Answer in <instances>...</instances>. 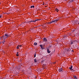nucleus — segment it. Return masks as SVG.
Segmentation results:
<instances>
[{
    "label": "nucleus",
    "instance_id": "f257e3e1",
    "mask_svg": "<svg viewBox=\"0 0 79 79\" xmlns=\"http://www.w3.org/2000/svg\"><path fill=\"white\" fill-rule=\"evenodd\" d=\"M10 35L8 34H5L3 36V39H6L7 38H8Z\"/></svg>",
    "mask_w": 79,
    "mask_h": 79
},
{
    "label": "nucleus",
    "instance_id": "f03ea898",
    "mask_svg": "<svg viewBox=\"0 0 79 79\" xmlns=\"http://www.w3.org/2000/svg\"><path fill=\"white\" fill-rule=\"evenodd\" d=\"M57 20H56L53 21H51L49 23L50 24H51V23H56V22H57Z\"/></svg>",
    "mask_w": 79,
    "mask_h": 79
},
{
    "label": "nucleus",
    "instance_id": "7ed1b4c3",
    "mask_svg": "<svg viewBox=\"0 0 79 79\" xmlns=\"http://www.w3.org/2000/svg\"><path fill=\"white\" fill-rule=\"evenodd\" d=\"M47 51L48 53H50V52H51V51H50V49H48L47 50Z\"/></svg>",
    "mask_w": 79,
    "mask_h": 79
},
{
    "label": "nucleus",
    "instance_id": "20e7f679",
    "mask_svg": "<svg viewBox=\"0 0 79 79\" xmlns=\"http://www.w3.org/2000/svg\"><path fill=\"white\" fill-rule=\"evenodd\" d=\"M43 40L44 41H45V42H47V39H46V38H44L43 39Z\"/></svg>",
    "mask_w": 79,
    "mask_h": 79
},
{
    "label": "nucleus",
    "instance_id": "39448f33",
    "mask_svg": "<svg viewBox=\"0 0 79 79\" xmlns=\"http://www.w3.org/2000/svg\"><path fill=\"white\" fill-rule=\"evenodd\" d=\"M63 70V69L62 68H60L59 69V72H61V71Z\"/></svg>",
    "mask_w": 79,
    "mask_h": 79
},
{
    "label": "nucleus",
    "instance_id": "423d86ee",
    "mask_svg": "<svg viewBox=\"0 0 79 79\" xmlns=\"http://www.w3.org/2000/svg\"><path fill=\"white\" fill-rule=\"evenodd\" d=\"M72 68H73V66L71 65L70 67L69 68V69L70 70H72Z\"/></svg>",
    "mask_w": 79,
    "mask_h": 79
},
{
    "label": "nucleus",
    "instance_id": "0eeeda50",
    "mask_svg": "<svg viewBox=\"0 0 79 79\" xmlns=\"http://www.w3.org/2000/svg\"><path fill=\"white\" fill-rule=\"evenodd\" d=\"M40 47L41 49H44V48H43V46H42V45H40Z\"/></svg>",
    "mask_w": 79,
    "mask_h": 79
},
{
    "label": "nucleus",
    "instance_id": "6e6552de",
    "mask_svg": "<svg viewBox=\"0 0 79 79\" xmlns=\"http://www.w3.org/2000/svg\"><path fill=\"white\" fill-rule=\"evenodd\" d=\"M55 10V11H57V12H58L59 10H58V9L56 8Z\"/></svg>",
    "mask_w": 79,
    "mask_h": 79
},
{
    "label": "nucleus",
    "instance_id": "1a4fd4ad",
    "mask_svg": "<svg viewBox=\"0 0 79 79\" xmlns=\"http://www.w3.org/2000/svg\"><path fill=\"white\" fill-rule=\"evenodd\" d=\"M39 21V19H36L33 22H35L36 21Z\"/></svg>",
    "mask_w": 79,
    "mask_h": 79
},
{
    "label": "nucleus",
    "instance_id": "9d476101",
    "mask_svg": "<svg viewBox=\"0 0 79 79\" xmlns=\"http://www.w3.org/2000/svg\"><path fill=\"white\" fill-rule=\"evenodd\" d=\"M19 52H17V53L16 54V56H19Z\"/></svg>",
    "mask_w": 79,
    "mask_h": 79
},
{
    "label": "nucleus",
    "instance_id": "9b49d317",
    "mask_svg": "<svg viewBox=\"0 0 79 79\" xmlns=\"http://www.w3.org/2000/svg\"><path fill=\"white\" fill-rule=\"evenodd\" d=\"M73 77L74 79H77V77L76 76H74Z\"/></svg>",
    "mask_w": 79,
    "mask_h": 79
},
{
    "label": "nucleus",
    "instance_id": "f8f14e48",
    "mask_svg": "<svg viewBox=\"0 0 79 79\" xmlns=\"http://www.w3.org/2000/svg\"><path fill=\"white\" fill-rule=\"evenodd\" d=\"M19 45H18L17 46V48H16L17 49H19Z\"/></svg>",
    "mask_w": 79,
    "mask_h": 79
},
{
    "label": "nucleus",
    "instance_id": "ddd939ff",
    "mask_svg": "<svg viewBox=\"0 0 79 79\" xmlns=\"http://www.w3.org/2000/svg\"><path fill=\"white\" fill-rule=\"evenodd\" d=\"M34 60V61L35 62V63H36V62L37 61V59H35Z\"/></svg>",
    "mask_w": 79,
    "mask_h": 79
},
{
    "label": "nucleus",
    "instance_id": "4468645a",
    "mask_svg": "<svg viewBox=\"0 0 79 79\" xmlns=\"http://www.w3.org/2000/svg\"><path fill=\"white\" fill-rule=\"evenodd\" d=\"M34 45H37V43L35 42L34 43Z\"/></svg>",
    "mask_w": 79,
    "mask_h": 79
},
{
    "label": "nucleus",
    "instance_id": "2eb2a0df",
    "mask_svg": "<svg viewBox=\"0 0 79 79\" xmlns=\"http://www.w3.org/2000/svg\"><path fill=\"white\" fill-rule=\"evenodd\" d=\"M5 40H4L3 41H2V43L3 44H5Z\"/></svg>",
    "mask_w": 79,
    "mask_h": 79
},
{
    "label": "nucleus",
    "instance_id": "dca6fc26",
    "mask_svg": "<svg viewBox=\"0 0 79 79\" xmlns=\"http://www.w3.org/2000/svg\"><path fill=\"white\" fill-rule=\"evenodd\" d=\"M31 8H34V6H31Z\"/></svg>",
    "mask_w": 79,
    "mask_h": 79
},
{
    "label": "nucleus",
    "instance_id": "f3484780",
    "mask_svg": "<svg viewBox=\"0 0 79 79\" xmlns=\"http://www.w3.org/2000/svg\"><path fill=\"white\" fill-rule=\"evenodd\" d=\"M19 47H22V45H19Z\"/></svg>",
    "mask_w": 79,
    "mask_h": 79
},
{
    "label": "nucleus",
    "instance_id": "a211bd4d",
    "mask_svg": "<svg viewBox=\"0 0 79 79\" xmlns=\"http://www.w3.org/2000/svg\"><path fill=\"white\" fill-rule=\"evenodd\" d=\"M34 21H32V20H31L30 21H29L30 23H31V22H33Z\"/></svg>",
    "mask_w": 79,
    "mask_h": 79
},
{
    "label": "nucleus",
    "instance_id": "6ab92c4d",
    "mask_svg": "<svg viewBox=\"0 0 79 79\" xmlns=\"http://www.w3.org/2000/svg\"><path fill=\"white\" fill-rule=\"evenodd\" d=\"M73 0H71L70 2H73Z\"/></svg>",
    "mask_w": 79,
    "mask_h": 79
},
{
    "label": "nucleus",
    "instance_id": "aec40b11",
    "mask_svg": "<svg viewBox=\"0 0 79 79\" xmlns=\"http://www.w3.org/2000/svg\"><path fill=\"white\" fill-rule=\"evenodd\" d=\"M34 57H35L36 56V55L35 54L34 56Z\"/></svg>",
    "mask_w": 79,
    "mask_h": 79
},
{
    "label": "nucleus",
    "instance_id": "412c9836",
    "mask_svg": "<svg viewBox=\"0 0 79 79\" xmlns=\"http://www.w3.org/2000/svg\"><path fill=\"white\" fill-rule=\"evenodd\" d=\"M2 17V15H0V18H1Z\"/></svg>",
    "mask_w": 79,
    "mask_h": 79
},
{
    "label": "nucleus",
    "instance_id": "4be33fe9",
    "mask_svg": "<svg viewBox=\"0 0 79 79\" xmlns=\"http://www.w3.org/2000/svg\"><path fill=\"white\" fill-rule=\"evenodd\" d=\"M73 44V43L72 42V43H71V44Z\"/></svg>",
    "mask_w": 79,
    "mask_h": 79
},
{
    "label": "nucleus",
    "instance_id": "5701e85b",
    "mask_svg": "<svg viewBox=\"0 0 79 79\" xmlns=\"http://www.w3.org/2000/svg\"><path fill=\"white\" fill-rule=\"evenodd\" d=\"M43 5H44V3H43Z\"/></svg>",
    "mask_w": 79,
    "mask_h": 79
}]
</instances>
